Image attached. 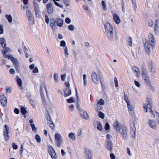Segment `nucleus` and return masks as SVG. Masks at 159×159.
Returning a JSON list of instances; mask_svg holds the SVG:
<instances>
[{"mask_svg": "<svg viewBox=\"0 0 159 159\" xmlns=\"http://www.w3.org/2000/svg\"><path fill=\"white\" fill-rule=\"evenodd\" d=\"M16 81L17 82V84L20 87V89L21 90L23 89L22 86V80L21 79L19 78H18L17 79Z\"/></svg>", "mask_w": 159, "mask_h": 159, "instance_id": "nucleus-29", "label": "nucleus"}, {"mask_svg": "<svg viewBox=\"0 0 159 159\" xmlns=\"http://www.w3.org/2000/svg\"><path fill=\"white\" fill-rule=\"evenodd\" d=\"M4 30L2 25H0V34H3Z\"/></svg>", "mask_w": 159, "mask_h": 159, "instance_id": "nucleus-53", "label": "nucleus"}, {"mask_svg": "<svg viewBox=\"0 0 159 159\" xmlns=\"http://www.w3.org/2000/svg\"><path fill=\"white\" fill-rule=\"evenodd\" d=\"M5 49H3L2 50V52L3 53L4 56V57L5 58H6V55H9L8 54H6V53L7 52H10L11 51V49L8 47H5L4 48Z\"/></svg>", "mask_w": 159, "mask_h": 159, "instance_id": "nucleus-24", "label": "nucleus"}, {"mask_svg": "<svg viewBox=\"0 0 159 159\" xmlns=\"http://www.w3.org/2000/svg\"><path fill=\"white\" fill-rule=\"evenodd\" d=\"M47 10L48 14H51L53 12V7L52 4L48 3L47 5Z\"/></svg>", "mask_w": 159, "mask_h": 159, "instance_id": "nucleus-17", "label": "nucleus"}, {"mask_svg": "<svg viewBox=\"0 0 159 159\" xmlns=\"http://www.w3.org/2000/svg\"><path fill=\"white\" fill-rule=\"evenodd\" d=\"M149 126L154 129H157V124L156 121L153 120H150L148 121Z\"/></svg>", "mask_w": 159, "mask_h": 159, "instance_id": "nucleus-10", "label": "nucleus"}, {"mask_svg": "<svg viewBox=\"0 0 159 159\" xmlns=\"http://www.w3.org/2000/svg\"><path fill=\"white\" fill-rule=\"evenodd\" d=\"M41 98L43 104L44 105H45L46 104V100L44 98V96H41Z\"/></svg>", "mask_w": 159, "mask_h": 159, "instance_id": "nucleus-59", "label": "nucleus"}, {"mask_svg": "<svg viewBox=\"0 0 159 159\" xmlns=\"http://www.w3.org/2000/svg\"><path fill=\"white\" fill-rule=\"evenodd\" d=\"M12 147L14 149H16L18 148L17 145H16V143H12Z\"/></svg>", "mask_w": 159, "mask_h": 159, "instance_id": "nucleus-62", "label": "nucleus"}, {"mask_svg": "<svg viewBox=\"0 0 159 159\" xmlns=\"http://www.w3.org/2000/svg\"><path fill=\"white\" fill-rule=\"evenodd\" d=\"M56 21L53 18H52L50 20V25L53 30H56L57 27L56 26Z\"/></svg>", "mask_w": 159, "mask_h": 159, "instance_id": "nucleus-15", "label": "nucleus"}, {"mask_svg": "<svg viewBox=\"0 0 159 159\" xmlns=\"http://www.w3.org/2000/svg\"><path fill=\"white\" fill-rule=\"evenodd\" d=\"M0 44L3 48H5L6 46V43L4 37L0 38Z\"/></svg>", "mask_w": 159, "mask_h": 159, "instance_id": "nucleus-21", "label": "nucleus"}, {"mask_svg": "<svg viewBox=\"0 0 159 159\" xmlns=\"http://www.w3.org/2000/svg\"><path fill=\"white\" fill-rule=\"evenodd\" d=\"M68 136L73 141H75L76 139L75 134L74 133H70L68 134Z\"/></svg>", "mask_w": 159, "mask_h": 159, "instance_id": "nucleus-30", "label": "nucleus"}, {"mask_svg": "<svg viewBox=\"0 0 159 159\" xmlns=\"http://www.w3.org/2000/svg\"><path fill=\"white\" fill-rule=\"evenodd\" d=\"M47 119L48 120L51 121V117L50 116V114L49 113H48L47 114Z\"/></svg>", "mask_w": 159, "mask_h": 159, "instance_id": "nucleus-60", "label": "nucleus"}, {"mask_svg": "<svg viewBox=\"0 0 159 159\" xmlns=\"http://www.w3.org/2000/svg\"><path fill=\"white\" fill-rule=\"evenodd\" d=\"M127 106L129 114L131 115H133L134 113V107L130 103H128Z\"/></svg>", "mask_w": 159, "mask_h": 159, "instance_id": "nucleus-16", "label": "nucleus"}, {"mask_svg": "<svg viewBox=\"0 0 159 159\" xmlns=\"http://www.w3.org/2000/svg\"><path fill=\"white\" fill-rule=\"evenodd\" d=\"M159 23V20L157 19L156 20L154 26V32L156 34L158 33L159 31V28L158 26Z\"/></svg>", "mask_w": 159, "mask_h": 159, "instance_id": "nucleus-19", "label": "nucleus"}, {"mask_svg": "<svg viewBox=\"0 0 159 159\" xmlns=\"http://www.w3.org/2000/svg\"><path fill=\"white\" fill-rule=\"evenodd\" d=\"M50 121V123L49 124V127L52 129H53L54 128V125L53 122L51 120Z\"/></svg>", "mask_w": 159, "mask_h": 159, "instance_id": "nucleus-55", "label": "nucleus"}, {"mask_svg": "<svg viewBox=\"0 0 159 159\" xmlns=\"http://www.w3.org/2000/svg\"><path fill=\"white\" fill-rule=\"evenodd\" d=\"M124 99L125 101L126 102L127 104H128V103H130L128 99L127 96L125 94L124 96Z\"/></svg>", "mask_w": 159, "mask_h": 159, "instance_id": "nucleus-52", "label": "nucleus"}, {"mask_svg": "<svg viewBox=\"0 0 159 159\" xmlns=\"http://www.w3.org/2000/svg\"><path fill=\"white\" fill-rule=\"evenodd\" d=\"M58 75L57 73H55L54 75V79L55 82H57L58 81Z\"/></svg>", "mask_w": 159, "mask_h": 159, "instance_id": "nucleus-41", "label": "nucleus"}, {"mask_svg": "<svg viewBox=\"0 0 159 159\" xmlns=\"http://www.w3.org/2000/svg\"><path fill=\"white\" fill-rule=\"evenodd\" d=\"M106 137L107 138L106 140H108V141H111V135L109 134H107L106 135Z\"/></svg>", "mask_w": 159, "mask_h": 159, "instance_id": "nucleus-57", "label": "nucleus"}, {"mask_svg": "<svg viewBox=\"0 0 159 159\" xmlns=\"http://www.w3.org/2000/svg\"><path fill=\"white\" fill-rule=\"evenodd\" d=\"M124 126L122 124H120L117 120H116L113 124V127L117 132L120 131Z\"/></svg>", "mask_w": 159, "mask_h": 159, "instance_id": "nucleus-7", "label": "nucleus"}, {"mask_svg": "<svg viewBox=\"0 0 159 159\" xmlns=\"http://www.w3.org/2000/svg\"><path fill=\"white\" fill-rule=\"evenodd\" d=\"M14 65L15 66L16 70L19 71L20 70V66L19 61H18Z\"/></svg>", "mask_w": 159, "mask_h": 159, "instance_id": "nucleus-40", "label": "nucleus"}, {"mask_svg": "<svg viewBox=\"0 0 159 159\" xmlns=\"http://www.w3.org/2000/svg\"><path fill=\"white\" fill-rule=\"evenodd\" d=\"M148 25L149 26H153V22L152 21V20H149L148 22Z\"/></svg>", "mask_w": 159, "mask_h": 159, "instance_id": "nucleus-54", "label": "nucleus"}, {"mask_svg": "<svg viewBox=\"0 0 159 159\" xmlns=\"http://www.w3.org/2000/svg\"><path fill=\"white\" fill-rule=\"evenodd\" d=\"M64 51L65 52L64 54L65 56L66 57H67L69 55V53L68 52V49L67 47H65V48H64Z\"/></svg>", "mask_w": 159, "mask_h": 159, "instance_id": "nucleus-45", "label": "nucleus"}, {"mask_svg": "<svg viewBox=\"0 0 159 159\" xmlns=\"http://www.w3.org/2000/svg\"><path fill=\"white\" fill-rule=\"evenodd\" d=\"M68 29L70 30L73 31L75 30V27L72 25H70L68 26Z\"/></svg>", "mask_w": 159, "mask_h": 159, "instance_id": "nucleus-44", "label": "nucleus"}, {"mask_svg": "<svg viewBox=\"0 0 159 159\" xmlns=\"http://www.w3.org/2000/svg\"><path fill=\"white\" fill-rule=\"evenodd\" d=\"M113 18L116 24H118L120 23V19L117 14H114L113 15Z\"/></svg>", "mask_w": 159, "mask_h": 159, "instance_id": "nucleus-23", "label": "nucleus"}, {"mask_svg": "<svg viewBox=\"0 0 159 159\" xmlns=\"http://www.w3.org/2000/svg\"><path fill=\"white\" fill-rule=\"evenodd\" d=\"M110 128V126L109 125V123H107L106 124L105 126V129L106 130H108Z\"/></svg>", "mask_w": 159, "mask_h": 159, "instance_id": "nucleus-61", "label": "nucleus"}, {"mask_svg": "<svg viewBox=\"0 0 159 159\" xmlns=\"http://www.w3.org/2000/svg\"><path fill=\"white\" fill-rule=\"evenodd\" d=\"M123 138L126 139L128 137L127 129L125 126H124L119 131Z\"/></svg>", "mask_w": 159, "mask_h": 159, "instance_id": "nucleus-8", "label": "nucleus"}, {"mask_svg": "<svg viewBox=\"0 0 159 159\" xmlns=\"http://www.w3.org/2000/svg\"><path fill=\"white\" fill-rule=\"evenodd\" d=\"M6 57L8 59H10L14 65L18 61L17 59L15 58L11 55H6Z\"/></svg>", "mask_w": 159, "mask_h": 159, "instance_id": "nucleus-20", "label": "nucleus"}, {"mask_svg": "<svg viewBox=\"0 0 159 159\" xmlns=\"http://www.w3.org/2000/svg\"><path fill=\"white\" fill-rule=\"evenodd\" d=\"M105 147L107 149L110 151L111 152H112V149L113 144L112 143L111 141H108V140L106 141L105 143Z\"/></svg>", "mask_w": 159, "mask_h": 159, "instance_id": "nucleus-13", "label": "nucleus"}, {"mask_svg": "<svg viewBox=\"0 0 159 159\" xmlns=\"http://www.w3.org/2000/svg\"><path fill=\"white\" fill-rule=\"evenodd\" d=\"M66 45L65 41L64 40L61 41V42L60 46L61 47H65Z\"/></svg>", "mask_w": 159, "mask_h": 159, "instance_id": "nucleus-56", "label": "nucleus"}, {"mask_svg": "<svg viewBox=\"0 0 159 159\" xmlns=\"http://www.w3.org/2000/svg\"><path fill=\"white\" fill-rule=\"evenodd\" d=\"M66 88L64 90V96L65 97L69 96L71 94V91L70 89V85L69 82L65 83V84Z\"/></svg>", "mask_w": 159, "mask_h": 159, "instance_id": "nucleus-5", "label": "nucleus"}, {"mask_svg": "<svg viewBox=\"0 0 159 159\" xmlns=\"http://www.w3.org/2000/svg\"><path fill=\"white\" fill-rule=\"evenodd\" d=\"M130 130L136 129L135 124L134 121H131L130 123Z\"/></svg>", "mask_w": 159, "mask_h": 159, "instance_id": "nucleus-33", "label": "nucleus"}, {"mask_svg": "<svg viewBox=\"0 0 159 159\" xmlns=\"http://www.w3.org/2000/svg\"><path fill=\"white\" fill-rule=\"evenodd\" d=\"M71 20L69 18H66L65 19V22L67 24H69L70 23Z\"/></svg>", "mask_w": 159, "mask_h": 159, "instance_id": "nucleus-64", "label": "nucleus"}, {"mask_svg": "<svg viewBox=\"0 0 159 159\" xmlns=\"http://www.w3.org/2000/svg\"><path fill=\"white\" fill-rule=\"evenodd\" d=\"M85 153L87 159H93V153L90 149L87 148H86L85 150Z\"/></svg>", "mask_w": 159, "mask_h": 159, "instance_id": "nucleus-11", "label": "nucleus"}, {"mask_svg": "<svg viewBox=\"0 0 159 159\" xmlns=\"http://www.w3.org/2000/svg\"><path fill=\"white\" fill-rule=\"evenodd\" d=\"M52 159H57V155L55 151L49 153Z\"/></svg>", "mask_w": 159, "mask_h": 159, "instance_id": "nucleus-31", "label": "nucleus"}, {"mask_svg": "<svg viewBox=\"0 0 159 159\" xmlns=\"http://www.w3.org/2000/svg\"><path fill=\"white\" fill-rule=\"evenodd\" d=\"M98 115L100 118L102 119H103L104 118V114L101 111L98 112Z\"/></svg>", "mask_w": 159, "mask_h": 159, "instance_id": "nucleus-42", "label": "nucleus"}, {"mask_svg": "<svg viewBox=\"0 0 159 159\" xmlns=\"http://www.w3.org/2000/svg\"><path fill=\"white\" fill-rule=\"evenodd\" d=\"M147 104L144 105V106L143 107L144 109V111L147 112H148V109H149V111L150 113L152 114L153 115V117L154 118H155V115L153 114V111L151 109L152 108V100L151 99L149 98H148L147 100Z\"/></svg>", "mask_w": 159, "mask_h": 159, "instance_id": "nucleus-3", "label": "nucleus"}, {"mask_svg": "<svg viewBox=\"0 0 159 159\" xmlns=\"http://www.w3.org/2000/svg\"><path fill=\"white\" fill-rule=\"evenodd\" d=\"M92 80L93 83L98 84L99 83V78L96 73L93 72L91 74Z\"/></svg>", "mask_w": 159, "mask_h": 159, "instance_id": "nucleus-9", "label": "nucleus"}, {"mask_svg": "<svg viewBox=\"0 0 159 159\" xmlns=\"http://www.w3.org/2000/svg\"><path fill=\"white\" fill-rule=\"evenodd\" d=\"M10 131L9 127L7 125H4V129H3V135L4 139L7 141L10 139Z\"/></svg>", "mask_w": 159, "mask_h": 159, "instance_id": "nucleus-4", "label": "nucleus"}, {"mask_svg": "<svg viewBox=\"0 0 159 159\" xmlns=\"http://www.w3.org/2000/svg\"><path fill=\"white\" fill-rule=\"evenodd\" d=\"M6 90L7 92L8 93H10L11 91V89L9 87L7 86L6 88Z\"/></svg>", "mask_w": 159, "mask_h": 159, "instance_id": "nucleus-63", "label": "nucleus"}, {"mask_svg": "<svg viewBox=\"0 0 159 159\" xmlns=\"http://www.w3.org/2000/svg\"><path fill=\"white\" fill-rule=\"evenodd\" d=\"M45 20L46 22V23L48 24L49 23V20L48 17V16L46 15H45Z\"/></svg>", "mask_w": 159, "mask_h": 159, "instance_id": "nucleus-58", "label": "nucleus"}, {"mask_svg": "<svg viewBox=\"0 0 159 159\" xmlns=\"http://www.w3.org/2000/svg\"><path fill=\"white\" fill-rule=\"evenodd\" d=\"M55 138L57 146L60 147L62 144V137L59 133H56L55 135Z\"/></svg>", "mask_w": 159, "mask_h": 159, "instance_id": "nucleus-6", "label": "nucleus"}, {"mask_svg": "<svg viewBox=\"0 0 159 159\" xmlns=\"http://www.w3.org/2000/svg\"><path fill=\"white\" fill-rule=\"evenodd\" d=\"M35 139L38 143H40L41 141V139L40 137L38 134H36L35 137Z\"/></svg>", "mask_w": 159, "mask_h": 159, "instance_id": "nucleus-43", "label": "nucleus"}, {"mask_svg": "<svg viewBox=\"0 0 159 159\" xmlns=\"http://www.w3.org/2000/svg\"><path fill=\"white\" fill-rule=\"evenodd\" d=\"M148 42L153 43H155V39L153 35L151 34H149L148 35Z\"/></svg>", "mask_w": 159, "mask_h": 159, "instance_id": "nucleus-26", "label": "nucleus"}, {"mask_svg": "<svg viewBox=\"0 0 159 159\" xmlns=\"http://www.w3.org/2000/svg\"><path fill=\"white\" fill-rule=\"evenodd\" d=\"M56 22L57 26L61 27L63 25V21L61 19L59 18L57 19V22Z\"/></svg>", "mask_w": 159, "mask_h": 159, "instance_id": "nucleus-28", "label": "nucleus"}, {"mask_svg": "<svg viewBox=\"0 0 159 159\" xmlns=\"http://www.w3.org/2000/svg\"><path fill=\"white\" fill-rule=\"evenodd\" d=\"M144 43L145 52L147 54H149L150 53L151 49H153L155 47V43H149L146 39H145Z\"/></svg>", "mask_w": 159, "mask_h": 159, "instance_id": "nucleus-2", "label": "nucleus"}, {"mask_svg": "<svg viewBox=\"0 0 159 159\" xmlns=\"http://www.w3.org/2000/svg\"><path fill=\"white\" fill-rule=\"evenodd\" d=\"M30 126L32 129V131L34 133H36L37 132V128L35 127L34 124L30 125Z\"/></svg>", "mask_w": 159, "mask_h": 159, "instance_id": "nucleus-37", "label": "nucleus"}, {"mask_svg": "<svg viewBox=\"0 0 159 159\" xmlns=\"http://www.w3.org/2000/svg\"><path fill=\"white\" fill-rule=\"evenodd\" d=\"M20 111H21V112L23 114H24V115H25V114H26V110H25V108H24L23 107H21V108Z\"/></svg>", "mask_w": 159, "mask_h": 159, "instance_id": "nucleus-47", "label": "nucleus"}, {"mask_svg": "<svg viewBox=\"0 0 159 159\" xmlns=\"http://www.w3.org/2000/svg\"><path fill=\"white\" fill-rule=\"evenodd\" d=\"M144 80L145 83L147 85H148L150 84V80L149 77L144 79Z\"/></svg>", "mask_w": 159, "mask_h": 159, "instance_id": "nucleus-49", "label": "nucleus"}, {"mask_svg": "<svg viewBox=\"0 0 159 159\" xmlns=\"http://www.w3.org/2000/svg\"><path fill=\"white\" fill-rule=\"evenodd\" d=\"M114 81L115 82V85L116 87H118V80L117 78L115 77L114 78Z\"/></svg>", "mask_w": 159, "mask_h": 159, "instance_id": "nucleus-51", "label": "nucleus"}, {"mask_svg": "<svg viewBox=\"0 0 159 159\" xmlns=\"http://www.w3.org/2000/svg\"><path fill=\"white\" fill-rule=\"evenodd\" d=\"M105 30L107 37L111 40L116 38V33L113 30L112 25L108 23L104 24Z\"/></svg>", "mask_w": 159, "mask_h": 159, "instance_id": "nucleus-1", "label": "nucleus"}, {"mask_svg": "<svg viewBox=\"0 0 159 159\" xmlns=\"http://www.w3.org/2000/svg\"><path fill=\"white\" fill-rule=\"evenodd\" d=\"M98 103L101 105H103L104 104V101L102 99H100L99 101H98Z\"/></svg>", "mask_w": 159, "mask_h": 159, "instance_id": "nucleus-50", "label": "nucleus"}, {"mask_svg": "<svg viewBox=\"0 0 159 159\" xmlns=\"http://www.w3.org/2000/svg\"><path fill=\"white\" fill-rule=\"evenodd\" d=\"M97 124L98 125L97 126V129L98 130L102 131V125L100 121H97Z\"/></svg>", "mask_w": 159, "mask_h": 159, "instance_id": "nucleus-34", "label": "nucleus"}, {"mask_svg": "<svg viewBox=\"0 0 159 159\" xmlns=\"http://www.w3.org/2000/svg\"><path fill=\"white\" fill-rule=\"evenodd\" d=\"M5 17L8 20V22L9 23H11L12 22V18L11 16V15L7 14L5 16Z\"/></svg>", "mask_w": 159, "mask_h": 159, "instance_id": "nucleus-32", "label": "nucleus"}, {"mask_svg": "<svg viewBox=\"0 0 159 159\" xmlns=\"http://www.w3.org/2000/svg\"><path fill=\"white\" fill-rule=\"evenodd\" d=\"M80 114L81 116L83 118L86 120H88L89 118V116L88 115V114L86 111H80Z\"/></svg>", "mask_w": 159, "mask_h": 159, "instance_id": "nucleus-18", "label": "nucleus"}, {"mask_svg": "<svg viewBox=\"0 0 159 159\" xmlns=\"http://www.w3.org/2000/svg\"><path fill=\"white\" fill-rule=\"evenodd\" d=\"M26 14L29 20H32L33 19L32 15L31 14L29 10H27L26 11Z\"/></svg>", "mask_w": 159, "mask_h": 159, "instance_id": "nucleus-27", "label": "nucleus"}, {"mask_svg": "<svg viewBox=\"0 0 159 159\" xmlns=\"http://www.w3.org/2000/svg\"><path fill=\"white\" fill-rule=\"evenodd\" d=\"M142 77L143 79L149 77L147 75V70L146 69L143 68L142 69Z\"/></svg>", "mask_w": 159, "mask_h": 159, "instance_id": "nucleus-25", "label": "nucleus"}, {"mask_svg": "<svg viewBox=\"0 0 159 159\" xmlns=\"http://www.w3.org/2000/svg\"><path fill=\"white\" fill-rule=\"evenodd\" d=\"M0 102L1 104L5 106L7 104V99L4 95H1L0 96Z\"/></svg>", "mask_w": 159, "mask_h": 159, "instance_id": "nucleus-14", "label": "nucleus"}, {"mask_svg": "<svg viewBox=\"0 0 159 159\" xmlns=\"http://www.w3.org/2000/svg\"><path fill=\"white\" fill-rule=\"evenodd\" d=\"M83 80H84V86L87 85V80H86V75L85 74H84L83 76Z\"/></svg>", "mask_w": 159, "mask_h": 159, "instance_id": "nucleus-46", "label": "nucleus"}, {"mask_svg": "<svg viewBox=\"0 0 159 159\" xmlns=\"http://www.w3.org/2000/svg\"><path fill=\"white\" fill-rule=\"evenodd\" d=\"M132 69L133 71L136 73V75L137 77H138L139 76L140 72L139 69L138 67L134 66L132 67Z\"/></svg>", "mask_w": 159, "mask_h": 159, "instance_id": "nucleus-22", "label": "nucleus"}, {"mask_svg": "<svg viewBox=\"0 0 159 159\" xmlns=\"http://www.w3.org/2000/svg\"><path fill=\"white\" fill-rule=\"evenodd\" d=\"M48 152L49 153H50L51 152H53L55 151L52 147L51 146H49L48 147Z\"/></svg>", "mask_w": 159, "mask_h": 159, "instance_id": "nucleus-48", "label": "nucleus"}, {"mask_svg": "<svg viewBox=\"0 0 159 159\" xmlns=\"http://www.w3.org/2000/svg\"><path fill=\"white\" fill-rule=\"evenodd\" d=\"M102 5L103 10L106 11L107 10V8L106 6V2L104 1H102Z\"/></svg>", "mask_w": 159, "mask_h": 159, "instance_id": "nucleus-38", "label": "nucleus"}, {"mask_svg": "<svg viewBox=\"0 0 159 159\" xmlns=\"http://www.w3.org/2000/svg\"><path fill=\"white\" fill-rule=\"evenodd\" d=\"M132 39L131 37H129L127 39V42L128 44L130 46L132 45Z\"/></svg>", "mask_w": 159, "mask_h": 159, "instance_id": "nucleus-36", "label": "nucleus"}, {"mask_svg": "<svg viewBox=\"0 0 159 159\" xmlns=\"http://www.w3.org/2000/svg\"><path fill=\"white\" fill-rule=\"evenodd\" d=\"M136 129L130 130V134L132 138L134 139L135 138Z\"/></svg>", "mask_w": 159, "mask_h": 159, "instance_id": "nucleus-35", "label": "nucleus"}, {"mask_svg": "<svg viewBox=\"0 0 159 159\" xmlns=\"http://www.w3.org/2000/svg\"><path fill=\"white\" fill-rule=\"evenodd\" d=\"M75 98L73 97H71L70 98L66 100V101L69 103H71L74 102Z\"/></svg>", "mask_w": 159, "mask_h": 159, "instance_id": "nucleus-39", "label": "nucleus"}, {"mask_svg": "<svg viewBox=\"0 0 159 159\" xmlns=\"http://www.w3.org/2000/svg\"><path fill=\"white\" fill-rule=\"evenodd\" d=\"M34 6L36 16L39 17L40 16V11L39 6L36 3L34 2Z\"/></svg>", "mask_w": 159, "mask_h": 159, "instance_id": "nucleus-12", "label": "nucleus"}]
</instances>
